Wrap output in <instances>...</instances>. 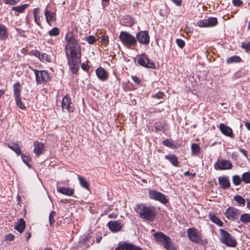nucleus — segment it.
Wrapping results in <instances>:
<instances>
[{
	"mask_svg": "<svg viewBox=\"0 0 250 250\" xmlns=\"http://www.w3.org/2000/svg\"><path fill=\"white\" fill-rule=\"evenodd\" d=\"M132 79L137 84H139L141 83V81H140V79L136 76H132Z\"/></svg>",
	"mask_w": 250,
	"mask_h": 250,
	"instance_id": "54",
	"label": "nucleus"
},
{
	"mask_svg": "<svg viewBox=\"0 0 250 250\" xmlns=\"http://www.w3.org/2000/svg\"><path fill=\"white\" fill-rule=\"evenodd\" d=\"M119 38L122 43L125 46L131 47L137 44L136 38L127 32L121 31Z\"/></svg>",
	"mask_w": 250,
	"mask_h": 250,
	"instance_id": "4",
	"label": "nucleus"
},
{
	"mask_svg": "<svg viewBox=\"0 0 250 250\" xmlns=\"http://www.w3.org/2000/svg\"><path fill=\"white\" fill-rule=\"evenodd\" d=\"M176 42L177 45L181 48H183L185 45V42L183 40L180 39H177L176 40Z\"/></svg>",
	"mask_w": 250,
	"mask_h": 250,
	"instance_id": "47",
	"label": "nucleus"
},
{
	"mask_svg": "<svg viewBox=\"0 0 250 250\" xmlns=\"http://www.w3.org/2000/svg\"><path fill=\"white\" fill-rule=\"evenodd\" d=\"M15 236L11 233H9L5 236V240L6 241H12L14 240Z\"/></svg>",
	"mask_w": 250,
	"mask_h": 250,
	"instance_id": "51",
	"label": "nucleus"
},
{
	"mask_svg": "<svg viewBox=\"0 0 250 250\" xmlns=\"http://www.w3.org/2000/svg\"><path fill=\"white\" fill-rule=\"evenodd\" d=\"M218 23L217 18L211 17L208 19L199 21L197 25L200 27H209L216 25Z\"/></svg>",
	"mask_w": 250,
	"mask_h": 250,
	"instance_id": "8",
	"label": "nucleus"
},
{
	"mask_svg": "<svg viewBox=\"0 0 250 250\" xmlns=\"http://www.w3.org/2000/svg\"><path fill=\"white\" fill-rule=\"evenodd\" d=\"M136 38L139 42L142 44H148L149 42V37L147 32L141 31L139 32Z\"/></svg>",
	"mask_w": 250,
	"mask_h": 250,
	"instance_id": "13",
	"label": "nucleus"
},
{
	"mask_svg": "<svg viewBox=\"0 0 250 250\" xmlns=\"http://www.w3.org/2000/svg\"><path fill=\"white\" fill-rule=\"evenodd\" d=\"M117 216H118V215L116 213H112L111 214H109L108 215V217L109 218H117Z\"/></svg>",
	"mask_w": 250,
	"mask_h": 250,
	"instance_id": "57",
	"label": "nucleus"
},
{
	"mask_svg": "<svg viewBox=\"0 0 250 250\" xmlns=\"http://www.w3.org/2000/svg\"><path fill=\"white\" fill-rule=\"evenodd\" d=\"M65 39L66 41L65 52L67 59H80L81 50L77 40L69 34L65 36Z\"/></svg>",
	"mask_w": 250,
	"mask_h": 250,
	"instance_id": "1",
	"label": "nucleus"
},
{
	"mask_svg": "<svg viewBox=\"0 0 250 250\" xmlns=\"http://www.w3.org/2000/svg\"><path fill=\"white\" fill-rule=\"evenodd\" d=\"M163 144L170 148H172L174 146V144L172 143V141L169 139H166L163 141Z\"/></svg>",
	"mask_w": 250,
	"mask_h": 250,
	"instance_id": "44",
	"label": "nucleus"
},
{
	"mask_svg": "<svg viewBox=\"0 0 250 250\" xmlns=\"http://www.w3.org/2000/svg\"><path fill=\"white\" fill-rule=\"evenodd\" d=\"M247 206L250 209V198L247 199Z\"/></svg>",
	"mask_w": 250,
	"mask_h": 250,
	"instance_id": "60",
	"label": "nucleus"
},
{
	"mask_svg": "<svg viewBox=\"0 0 250 250\" xmlns=\"http://www.w3.org/2000/svg\"><path fill=\"white\" fill-rule=\"evenodd\" d=\"M164 96V94L163 92H159L157 93H156V94L153 95L152 97L153 98H156V99H159L161 98H163Z\"/></svg>",
	"mask_w": 250,
	"mask_h": 250,
	"instance_id": "52",
	"label": "nucleus"
},
{
	"mask_svg": "<svg viewBox=\"0 0 250 250\" xmlns=\"http://www.w3.org/2000/svg\"><path fill=\"white\" fill-rule=\"evenodd\" d=\"M68 64L73 73H76L78 68L79 59H67Z\"/></svg>",
	"mask_w": 250,
	"mask_h": 250,
	"instance_id": "19",
	"label": "nucleus"
},
{
	"mask_svg": "<svg viewBox=\"0 0 250 250\" xmlns=\"http://www.w3.org/2000/svg\"><path fill=\"white\" fill-rule=\"evenodd\" d=\"M28 6V4H24L19 6L12 7V10L15 11L17 13L15 15L17 16L19 14L23 13Z\"/></svg>",
	"mask_w": 250,
	"mask_h": 250,
	"instance_id": "31",
	"label": "nucleus"
},
{
	"mask_svg": "<svg viewBox=\"0 0 250 250\" xmlns=\"http://www.w3.org/2000/svg\"><path fill=\"white\" fill-rule=\"evenodd\" d=\"M96 73L97 76L101 81H104L107 79V74L106 71L101 67L97 69Z\"/></svg>",
	"mask_w": 250,
	"mask_h": 250,
	"instance_id": "20",
	"label": "nucleus"
},
{
	"mask_svg": "<svg viewBox=\"0 0 250 250\" xmlns=\"http://www.w3.org/2000/svg\"><path fill=\"white\" fill-rule=\"evenodd\" d=\"M85 41L89 44H93L96 41V39L93 36H89L85 38Z\"/></svg>",
	"mask_w": 250,
	"mask_h": 250,
	"instance_id": "46",
	"label": "nucleus"
},
{
	"mask_svg": "<svg viewBox=\"0 0 250 250\" xmlns=\"http://www.w3.org/2000/svg\"><path fill=\"white\" fill-rule=\"evenodd\" d=\"M210 218L211 220L214 222V223L218 225L219 226H222L223 223L222 221H221L218 218H217L215 215L214 214H210Z\"/></svg>",
	"mask_w": 250,
	"mask_h": 250,
	"instance_id": "36",
	"label": "nucleus"
},
{
	"mask_svg": "<svg viewBox=\"0 0 250 250\" xmlns=\"http://www.w3.org/2000/svg\"><path fill=\"white\" fill-rule=\"evenodd\" d=\"M240 221L243 223H250V214L244 213L241 215Z\"/></svg>",
	"mask_w": 250,
	"mask_h": 250,
	"instance_id": "34",
	"label": "nucleus"
},
{
	"mask_svg": "<svg viewBox=\"0 0 250 250\" xmlns=\"http://www.w3.org/2000/svg\"><path fill=\"white\" fill-rule=\"evenodd\" d=\"M50 36H57L60 34V30L58 27H54L48 32Z\"/></svg>",
	"mask_w": 250,
	"mask_h": 250,
	"instance_id": "41",
	"label": "nucleus"
},
{
	"mask_svg": "<svg viewBox=\"0 0 250 250\" xmlns=\"http://www.w3.org/2000/svg\"><path fill=\"white\" fill-rule=\"evenodd\" d=\"M219 231L220 233V240L222 243L229 247H234L236 246L237 242L233 236L223 229H220Z\"/></svg>",
	"mask_w": 250,
	"mask_h": 250,
	"instance_id": "3",
	"label": "nucleus"
},
{
	"mask_svg": "<svg viewBox=\"0 0 250 250\" xmlns=\"http://www.w3.org/2000/svg\"><path fill=\"white\" fill-rule=\"evenodd\" d=\"M57 188L59 192L68 196L72 195L74 192V189L69 188L57 187Z\"/></svg>",
	"mask_w": 250,
	"mask_h": 250,
	"instance_id": "23",
	"label": "nucleus"
},
{
	"mask_svg": "<svg viewBox=\"0 0 250 250\" xmlns=\"http://www.w3.org/2000/svg\"><path fill=\"white\" fill-rule=\"evenodd\" d=\"M177 6H180L182 3V0H171Z\"/></svg>",
	"mask_w": 250,
	"mask_h": 250,
	"instance_id": "56",
	"label": "nucleus"
},
{
	"mask_svg": "<svg viewBox=\"0 0 250 250\" xmlns=\"http://www.w3.org/2000/svg\"><path fill=\"white\" fill-rule=\"evenodd\" d=\"M135 210L143 219L152 221L155 217L156 212L153 207H147L143 204H140L136 206Z\"/></svg>",
	"mask_w": 250,
	"mask_h": 250,
	"instance_id": "2",
	"label": "nucleus"
},
{
	"mask_svg": "<svg viewBox=\"0 0 250 250\" xmlns=\"http://www.w3.org/2000/svg\"><path fill=\"white\" fill-rule=\"evenodd\" d=\"M241 58L238 56H233L228 59L227 62L228 63L233 62H239L241 61Z\"/></svg>",
	"mask_w": 250,
	"mask_h": 250,
	"instance_id": "37",
	"label": "nucleus"
},
{
	"mask_svg": "<svg viewBox=\"0 0 250 250\" xmlns=\"http://www.w3.org/2000/svg\"><path fill=\"white\" fill-rule=\"evenodd\" d=\"M21 84L20 83L17 82L13 85L14 96L15 98L21 97Z\"/></svg>",
	"mask_w": 250,
	"mask_h": 250,
	"instance_id": "29",
	"label": "nucleus"
},
{
	"mask_svg": "<svg viewBox=\"0 0 250 250\" xmlns=\"http://www.w3.org/2000/svg\"><path fill=\"white\" fill-rule=\"evenodd\" d=\"M15 102L17 106L21 109L24 110L26 107L21 101V97H16L15 98Z\"/></svg>",
	"mask_w": 250,
	"mask_h": 250,
	"instance_id": "35",
	"label": "nucleus"
},
{
	"mask_svg": "<svg viewBox=\"0 0 250 250\" xmlns=\"http://www.w3.org/2000/svg\"><path fill=\"white\" fill-rule=\"evenodd\" d=\"M135 60L141 66L148 68H155V63L152 61L148 59L146 56L144 54L137 56Z\"/></svg>",
	"mask_w": 250,
	"mask_h": 250,
	"instance_id": "5",
	"label": "nucleus"
},
{
	"mask_svg": "<svg viewBox=\"0 0 250 250\" xmlns=\"http://www.w3.org/2000/svg\"><path fill=\"white\" fill-rule=\"evenodd\" d=\"M242 47L244 48L247 52H250V42L247 43H243Z\"/></svg>",
	"mask_w": 250,
	"mask_h": 250,
	"instance_id": "48",
	"label": "nucleus"
},
{
	"mask_svg": "<svg viewBox=\"0 0 250 250\" xmlns=\"http://www.w3.org/2000/svg\"><path fill=\"white\" fill-rule=\"evenodd\" d=\"M56 216V212L54 210L51 211L49 216V221L50 225H52L55 222V217Z\"/></svg>",
	"mask_w": 250,
	"mask_h": 250,
	"instance_id": "42",
	"label": "nucleus"
},
{
	"mask_svg": "<svg viewBox=\"0 0 250 250\" xmlns=\"http://www.w3.org/2000/svg\"><path fill=\"white\" fill-rule=\"evenodd\" d=\"M37 82L42 83L49 80L50 77L48 72L46 70L39 71L34 70Z\"/></svg>",
	"mask_w": 250,
	"mask_h": 250,
	"instance_id": "10",
	"label": "nucleus"
},
{
	"mask_svg": "<svg viewBox=\"0 0 250 250\" xmlns=\"http://www.w3.org/2000/svg\"><path fill=\"white\" fill-rule=\"evenodd\" d=\"M232 3L235 6H240L243 4V1L241 0H232Z\"/></svg>",
	"mask_w": 250,
	"mask_h": 250,
	"instance_id": "50",
	"label": "nucleus"
},
{
	"mask_svg": "<svg viewBox=\"0 0 250 250\" xmlns=\"http://www.w3.org/2000/svg\"><path fill=\"white\" fill-rule=\"evenodd\" d=\"M240 151L246 157H247V151L243 149H240Z\"/></svg>",
	"mask_w": 250,
	"mask_h": 250,
	"instance_id": "59",
	"label": "nucleus"
},
{
	"mask_svg": "<svg viewBox=\"0 0 250 250\" xmlns=\"http://www.w3.org/2000/svg\"><path fill=\"white\" fill-rule=\"evenodd\" d=\"M32 54L38 58L41 61L43 62H50L51 59L48 55L45 53H41L38 50H33Z\"/></svg>",
	"mask_w": 250,
	"mask_h": 250,
	"instance_id": "14",
	"label": "nucleus"
},
{
	"mask_svg": "<svg viewBox=\"0 0 250 250\" xmlns=\"http://www.w3.org/2000/svg\"><path fill=\"white\" fill-rule=\"evenodd\" d=\"M232 167V163L229 161L225 159L218 160L214 165L215 168L219 170L230 169Z\"/></svg>",
	"mask_w": 250,
	"mask_h": 250,
	"instance_id": "9",
	"label": "nucleus"
},
{
	"mask_svg": "<svg viewBox=\"0 0 250 250\" xmlns=\"http://www.w3.org/2000/svg\"><path fill=\"white\" fill-rule=\"evenodd\" d=\"M219 127L221 132L225 136L231 138H233L234 137V135L231 128L226 125L224 124H220Z\"/></svg>",
	"mask_w": 250,
	"mask_h": 250,
	"instance_id": "15",
	"label": "nucleus"
},
{
	"mask_svg": "<svg viewBox=\"0 0 250 250\" xmlns=\"http://www.w3.org/2000/svg\"><path fill=\"white\" fill-rule=\"evenodd\" d=\"M165 158L166 159L168 160L171 164L174 167L178 166V161L176 156L173 154H169L165 155Z\"/></svg>",
	"mask_w": 250,
	"mask_h": 250,
	"instance_id": "27",
	"label": "nucleus"
},
{
	"mask_svg": "<svg viewBox=\"0 0 250 250\" xmlns=\"http://www.w3.org/2000/svg\"><path fill=\"white\" fill-rule=\"evenodd\" d=\"M218 182L220 187L223 189H227L230 187V183L227 176L219 177Z\"/></svg>",
	"mask_w": 250,
	"mask_h": 250,
	"instance_id": "17",
	"label": "nucleus"
},
{
	"mask_svg": "<svg viewBox=\"0 0 250 250\" xmlns=\"http://www.w3.org/2000/svg\"><path fill=\"white\" fill-rule=\"evenodd\" d=\"M155 241L158 243L162 244L164 242L167 236L162 232H158L153 234Z\"/></svg>",
	"mask_w": 250,
	"mask_h": 250,
	"instance_id": "24",
	"label": "nucleus"
},
{
	"mask_svg": "<svg viewBox=\"0 0 250 250\" xmlns=\"http://www.w3.org/2000/svg\"><path fill=\"white\" fill-rule=\"evenodd\" d=\"M167 250H176L174 243L169 237L167 236L162 244Z\"/></svg>",
	"mask_w": 250,
	"mask_h": 250,
	"instance_id": "22",
	"label": "nucleus"
},
{
	"mask_svg": "<svg viewBox=\"0 0 250 250\" xmlns=\"http://www.w3.org/2000/svg\"><path fill=\"white\" fill-rule=\"evenodd\" d=\"M21 158H22L23 162L25 164H27V163L28 162H29L31 159L29 155H24V154L21 155Z\"/></svg>",
	"mask_w": 250,
	"mask_h": 250,
	"instance_id": "49",
	"label": "nucleus"
},
{
	"mask_svg": "<svg viewBox=\"0 0 250 250\" xmlns=\"http://www.w3.org/2000/svg\"><path fill=\"white\" fill-rule=\"evenodd\" d=\"M245 125L246 126V127L250 130V123H249V122H246L245 123Z\"/></svg>",
	"mask_w": 250,
	"mask_h": 250,
	"instance_id": "62",
	"label": "nucleus"
},
{
	"mask_svg": "<svg viewBox=\"0 0 250 250\" xmlns=\"http://www.w3.org/2000/svg\"><path fill=\"white\" fill-rule=\"evenodd\" d=\"M8 35V30L5 26L0 24V40H5L7 38Z\"/></svg>",
	"mask_w": 250,
	"mask_h": 250,
	"instance_id": "26",
	"label": "nucleus"
},
{
	"mask_svg": "<svg viewBox=\"0 0 250 250\" xmlns=\"http://www.w3.org/2000/svg\"><path fill=\"white\" fill-rule=\"evenodd\" d=\"M148 196L150 199L159 201L163 204H166L167 202L164 194L156 190H149L148 191Z\"/></svg>",
	"mask_w": 250,
	"mask_h": 250,
	"instance_id": "7",
	"label": "nucleus"
},
{
	"mask_svg": "<svg viewBox=\"0 0 250 250\" xmlns=\"http://www.w3.org/2000/svg\"><path fill=\"white\" fill-rule=\"evenodd\" d=\"M123 246L125 250H143L141 248L127 242L123 243Z\"/></svg>",
	"mask_w": 250,
	"mask_h": 250,
	"instance_id": "28",
	"label": "nucleus"
},
{
	"mask_svg": "<svg viewBox=\"0 0 250 250\" xmlns=\"http://www.w3.org/2000/svg\"><path fill=\"white\" fill-rule=\"evenodd\" d=\"M21 0H2L3 2L6 4L14 5L19 2Z\"/></svg>",
	"mask_w": 250,
	"mask_h": 250,
	"instance_id": "45",
	"label": "nucleus"
},
{
	"mask_svg": "<svg viewBox=\"0 0 250 250\" xmlns=\"http://www.w3.org/2000/svg\"><path fill=\"white\" fill-rule=\"evenodd\" d=\"M187 233L189 239L192 242L197 243L202 240L200 232L195 228H189L187 230Z\"/></svg>",
	"mask_w": 250,
	"mask_h": 250,
	"instance_id": "6",
	"label": "nucleus"
},
{
	"mask_svg": "<svg viewBox=\"0 0 250 250\" xmlns=\"http://www.w3.org/2000/svg\"><path fill=\"white\" fill-rule=\"evenodd\" d=\"M78 178L79 180V182L81 186L86 189H89V184L88 181H87L85 178L79 175L78 176Z\"/></svg>",
	"mask_w": 250,
	"mask_h": 250,
	"instance_id": "33",
	"label": "nucleus"
},
{
	"mask_svg": "<svg viewBox=\"0 0 250 250\" xmlns=\"http://www.w3.org/2000/svg\"><path fill=\"white\" fill-rule=\"evenodd\" d=\"M8 146L12 150L16 153L17 155H20L21 153L20 145L18 143H14L11 144H8Z\"/></svg>",
	"mask_w": 250,
	"mask_h": 250,
	"instance_id": "32",
	"label": "nucleus"
},
{
	"mask_svg": "<svg viewBox=\"0 0 250 250\" xmlns=\"http://www.w3.org/2000/svg\"><path fill=\"white\" fill-rule=\"evenodd\" d=\"M200 148L197 144H193L191 146V152L193 155H197L200 152Z\"/></svg>",
	"mask_w": 250,
	"mask_h": 250,
	"instance_id": "40",
	"label": "nucleus"
},
{
	"mask_svg": "<svg viewBox=\"0 0 250 250\" xmlns=\"http://www.w3.org/2000/svg\"><path fill=\"white\" fill-rule=\"evenodd\" d=\"M44 15L47 23L49 25L51 26L52 25V22L56 20L55 14L52 11L45 10L44 12Z\"/></svg>",
	"mask_w": 250,
	"mask_h": 250,
	"instance_id": "18",
	"label": "nucleus"
},
{
	"mask_svg": "<svg viewBox=\"0 0 250 250\" xmlns=\"http://www.w3.org/2000/svg\"><path fill=\"white\" fill-rule=\"evenodd\" d=\"M101 42L102 44H107L108 42V38L107 37H103L101 39Z\"/></svg>",
	"mask_w": 250,
	"mask_h": 250,
	"instance_id": "53",
	"label": "nucleus"
},
{
	"mask_svg": "<svg viewBox=\"0 0 250 250\" xmlns=\"http://www.w3.org/2000/svg\"><path fill=\"white\" fill-rule=\"evenodd\" d=\"M25 235L27 240H28L31 237V233L29 232H26Z\"/></svg>",
	"mask_w": 250,
	"mask_h": 250,
	"instance_id": "61",
	"label": "nucleus"
},
{
	"mask_svg": "<svg viewBox=\"0 0 250 250\" xmlns=\"http://www.w3.org/2000/svg\"><path fill=\"white\" fill-rule=\"evenodd\" d=\"M184 175L186 176H191L192 177H194L195 176V173H190L189 171H186L184 173Z\"/></svg>",
	"mask_w": 250,
	"mask_h": 250,
	"instance_id": "55",
	"label": "nucleus"
},
{
	"mask_svg": "<svg viewBox=\"0 0 250 250\" xmlns=\"http://www.w3.org/2000/svg\"><path fill=\"white\" fill-rule=\"evenodd\" d=\"M123 226L124 224L120 221H111L107 224V226L109 229L113 232H117L120 231Z\"/></svg>",
	"mask_w": 250,
	"mask_h": 250,
	"instance_id": "12",
	"label": "nucleus"
},
{
	"mask_svg": "<svg viewBox=\"0 0 250 250\" xmlns=\"http://www.w3.org/2000/svg\"><path fill=\"white\" fill-rule=\"evenodd\" d=\"M25 228V222L22 219H19L16 223L15 229L20 233H22Z\"/></svg>",
	"mask_w": 250,
	"mask_h": 250,
	"instance_id": "25",
	"label": "nucleus"
},
{
	"mask_svg": "<svg viewBox=\"0 0 250 250\" xmlns=\"http://www.w3.org/2000/svg\"><path fill=\"white\" fill-rule=\"evenodd\" d=\"M242 180L246 184L250 183V172H247L243 174Z\"/></svg>",
	"mask_w": 250,
	"mask_h": 250,
	"instance_id": "39",
	"label": "nucleus"
},
{
	"mask_svg": "<svg viewBox=\"0 0 250 250\" xmlns=\"http://www.w3.org/2000/svg\"><path fill=\"white\" fill-rule=\"evenodd\" d=\"M242 179L240 177V176L238 175H234L232 177V182L233 183L236 185H239L241 184Z\"/></svg>",
	"mask_w": 250,
	"mask_h": 250,
	"instance_id": "43",
	"label": "nucleus"
},
{
	"mask_svg": "<svg viewBox=\"0 0 250 250\" xmlns=\"http://www.w3.org/2000/svg\"><path fill=\"white\" fill-rule=\"evenodd\" d=\"M34 17L35 21L38 25H41V22L42 16L41 15L40 9L35 8L34 11Z\"/></svg>",
	"mask_w": 250,
	"mask_h": 250,
	"instance_id": "30",
	"label": "nucleus"
},
{
	"mask_svg": "<svg viewBox=\"0 0 250 250\" xmlns=\"http://www.w3.org/2000/svg\"><path fill=\"white\" fill-rule=\"evenodd\" d=\"M82 68H83V69H84V70H87V67H88V66H87V65H86V64H83L82 65Z\"/></svg>",
	"mask_w": 250,
	"mask_h": 250,
	"instance_id": "63",
	"label": "nucleus"
},
{
	"mask_svg": "<svg viewBox=\"0 0 250 250\" xmlns=\"http://www.w3.org/2000/svg\"><path fill=\"white\" fill-rule=\"evenodd\" d=\"M5 91L2 89H0V98L4 94Z\"/></svg>",
	"mask_w": 250,
	"mask_h": 250,
	"instance_id": "64",
	"label": "nucleus"
},
{
	"mask_svg": "<svg viewBox=\"0 0 250 250\" xmlns=\"http://www.w3.org/2000/svg\"><path fill=\"white\" fill-rule=\"evenodd\" d=\"M234 200L239 204V205L244 206L245 204V200L240 195H236L234 197Z\"/></svg>",
	"mask_w": 250,
	"mask_h": 250,
	"instance_id": "38",
	"label": "nucleus"
},
{
	"mask_svg": "<svg viewBox=\"0 0 250 250\" xmlns=\"http://www.w3.org/2000/svg\"><path fill=\"white\" fill-rule=\"evenodd\" d=\"M34 152L36 155L38 157L42 153L44 148V145L42 143L36 142L34 144Z\"/></svg>",
	"mask_w": 250,
	"mask_h": 250,
	"instance_id": "21",
	"label": "nucleus"
},
{
	"mask_svg": "<svg viewBox=\"0 0 250 250\" xmlns=\"http://www.w3.org/2000/svg\"><path fill=\"white\" fill-rule=\"evenodd\" d=\"M115 250H125V248L123 246V243L121 244H119L118 248H116Z\"/></svg>",
	"mask_w": 250,
	"mask_h": 250,
	"instance_id": "58",
	"label": "nucleus"
},
{
	"mask_svg": "<svg viewBox=\"0 0 250 250\" xmlns=\"http://www.w3.org/2000/svg\"><path fill=\"white\" fill-rule=\"evenodd\" d=\"M239 211L238 209L233 207H229L227 209L225 212L226 217L229 220L234 221L238 218Z\"/></svg>",
	"mask_w": 250,
	"mask_h": 250,
	"instance_id": "11",
	"label": "nucleus"
},
{
	"mask_svg": "<svg viewBox=\"0 0 250 250\" xmlns=\"http://www.w3.org/2000/svg\"><path fill=\"white\" fill-rule=\"evenodd\" d=\"M71 100L70 97L68 95H66L63 98L62 102V108L63 111L64 109L67 110L68 112H71L73 111V109L70 106Z\"/></svg>",
	"mask_w": 250,
	"mask_h": 250,
	"instance_id": "16",
	"label": "nucleus"
}]
</instances>
